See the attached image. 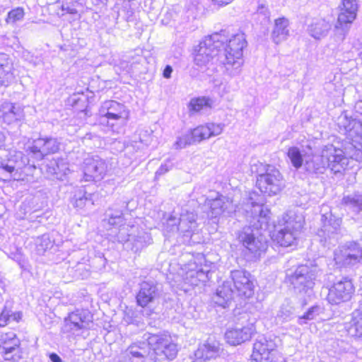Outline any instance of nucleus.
Returning <instances> with one entry per match:
<instances>
[{"label":"nucleus","instance_id":"obj_23","mask_svg":"<svg viewBox=\"0 0 362 362\" xmlns=\"http://www.w3.org/2000/svg\"><path fill=\"white\" fill-rule=\"evenodd\" d=\"M83 180L86 182L98 181L103 178L107 171L105 161L99 156H88L83 161Z\"/></svg>","mask_w":362,"mask_h":362},{"label":"nucleus","instance_id":"obj_35","mask_svg":"<svg viewBox=\"0 0 362 362\" xmlns=\"http://www.w3.org/2000/svg\"><path fill=\"white\" fill-rule=\"evenodd\" d=\"M12 70V64L8 62L6 56L0 54V86H6L13 80L14 76Z\"/></svg>","mask_w":362,"mask_h":362},{"label":"nucleus","instance_id":"obj_32","mask_svg":"<svg viewBox=\"0 0 362 362\" xmlns=\"http://www.w3.org/2000/svg\"><path fill=\"white\" fill-rule=\"evenodd\" d=\"M131 230L132 231V236L130 237L132 240L128 241L127 244L131 245V250L134 252L140 251L151 243V238L148 233L139 230L134 225L131 227Z\"/></svg>","mask_w":362,"mask_h":362},{"label":"nucleus","instance_id":"obj_20","mask_svg":"<svg viewBox=\"0 0 362 362\" xmlns=\"http://www.w3.org/2000/svg\"><path fill=\"white\" fill-rule=\"evenodd\" d=\"M21 152H15L13 155L10 153V156L7 160L1 159L0 160V178L2 180H8L13 178L18 180L23 179L18 171L28 163L27 158H23Z\"/></svg>","mask_w":362,"mask_h":362},{"label":"nucleus","instance_id":"obj_40","mask_svg":"<svg viewBox=\"0 0 362 362\" xmlns=\"http://www.w3.org/2000/svg\"><path fill=\"white\" fill-rule=\"evenodd\" d=\"M22 317L21 312L13 313L6 307L2 310L0 313V327H5L11 322H18Z\"/></svg>","mask_w":362,"mask_h":362},{"label":"nucleus","instance_id":"obj_39","mask_svg":"<svg viewBox=\"0 0 362 362\" xmlns=\"http://www.w3.org/2000/svg\"><path fill=\"white\" fill-rule=\"evenodd\" d=\"M90 194H87L82 188L78 189L72 198L71 202L75 208L83 209L87 204H93L91 199Z\"/></svg>","mask_w":362,"mask_h":362},{"label":"nucleus","instance_id":"obj_38","mask_svg":"<svg viewBox=\"0 0 362 362\" xmlns=\"http://www.w3.org/2000/svg\"><path fill=\"white\" fill-rule=\"evenodd\" d=\"M309 152L306 151L305 148H299L297 146H291L288 148L287 151V156L290 159L292 165L296 169H299L301 167L303 168L305 163V155H308Z\"/></svg>","mask_w":362,"mask_h":362},{"label":"nucleus","instance_id":"obj_47","mask_svg":"<svg viewBox=\"0 0 362 362\" xmlns=\"http://www.w3.org/2000/svg\"><path fill=\"white\" fill-rule=\"evenodd\" d=\"M61 4L62 10L69 13H76V4H78L76 0H59Z\"/></svg>","mask_w":362,"mask_h":362},{"label":"nucleus","instance_id":"obj_27","mask_svg":"<svg viewBox=\"0 0 362 362\" xmlns=\"http://www.w3.org/2000/svg\"><path fill=\"white\" fill-rule=\"evenodd\" d=\"M206 204L210 208L209 216L216 218L223 214H230L235 211L232 202L224 196L220 195L212 199H207Z\"/></svg>","mask_w":362,"mask_h":362},{"label":"nucleus","instance_id":"obj_5","mask_svg":"<svg viewBox=\"0 0 362 362\" xmlns=\"http://www.w3.org/2000/svg\"><path fill=\"white\" fill-rule=\"evenodd\" d=\"M227 41L224 32L214 33L205 37L195 49L194 61L200 69H204L214 64L220 65L217 61L220 54V47Z\"/></svg>","mask_w":362,"mask_h":362},{"label":"nucleus","instance_id":"obj_16","mask_svg":"<svg viewBox=\"0 0 362 362\" xmlns=\"http://www.w3.org/2000/svg\"><path fill=\"white\" fill-rule=\"evenodd\" d=\"M279 339L274 336L260 335L257 337L253 344L251 359L252 362H269L273 351L277 347Z\"/></svg>","mask_w":362,"mask_h":362},{"label":"nucleus","instance_id":"obj_42","mask_svg":"<svg viewBox=\"0 0 362 362\" xmlns=\"http://www.w3.org/2000/svg\"><path fill=\"white\" fill-rule=\"evenodd\" d=\"M35 246L37 252L39 255L44 254L48 249L52 248L53 242L51 240L48 234H44L37 237L35 240Z\"/></svg>","mask_w":362,"mask_h":362},{"label":"nucleus","instance_id":"obj_46","mask_svg":"<svg viewBox=\"0 0 362 362\" xmlns=\"http://www.w3.org/2000/svg\"><path fill=\"white\" fill-rule=\"evenodd\" d=\"M24 15V9L21 7H17L8 12L6 21L7 23L14 24L16 22L22 21Z\"/></svg>","mask_w":362,"mask_h":362},{"label":"nucleus","instance_id":"obj_2","mask_svg":"<svg viewBox=\"0 0 362 362\" xmlns=\"http://www.w3.org/2000/svg\"><path fill=\"white\" fill-rule=\"evenodd\" d=\"M177 345L168 332L146 333L142 340L132 342L119 356V362H162L173 360Z\"/></svg>","mask_w":362,"mask_h":362},{"label":"nucleus","instance_id":"obj_24","mask_svg":"<svg viewBox=\"0 0 362 362\" xmlns=\"http://www.w3.org/2000/svg\"><path fill=\"white\" fill-rule=\"evenodd\" d=\"M250 228H245L239 234L238 239L242 243L245 250L250 252L252 257H257L262 252L266 251L267 248V242L263 240L262 237L255 236V234L250 231Z\"/></svg>","mask_w":362,"mask_h":362},{"label":"nucleus","instance_id":"obj_10","mask_svg":"<svg viewBox=\"0 0 362 362\" xmlns=\"http://www.w3.org/2000/svg\"><path fill=\"white\" fill-rule=\"evenodd\" d=\"M260 166L262 170H255L254 167L252 168V171L257 174V187L262 193L269 196L277 194L284 187L281 174L273 166H264L262 163Z\"/></svg>","mask_w":362,"mask_h":362},{"label":"nucleus","instance_id":"obj_11","mask_svg":"<svg viewBox=\"0 0 362 362\" xmlns=\"http://www.w3.org/2000/svg\"><path fill=\"white\" fill-rule=\"evenodd\" d=\"M99 115L100 123H106L112 131L118 132L115 126L123 125L129 117V112L124 105L115 100H106L99 109Z\"/></svg>","mask_w":362,"mask_h":362},{"label":"nucleus","instance_id":"obj_51","mask_svg":"<svg viewBox=\"0 0 362 362\" xmlns=\"http://www.w3.org/2000/svg\"><path fill=\"white\" fill-rule=\"evenodd\" d=\"M172 72H173L172 66L170 65H167L163 70V76L165 78H169L171 76Z\"/></svg>","mask_w":362,"mask_h":362},{"label":"nucleus","instance_id":"obj_6","mask_svg":"<svg viewBox=\"0 0 362 362\" xmlns=\"http://www.w3.org/2000/svg\"><path fill=\"white\" fill-rule=\"evenodd\" d=\"M304 223L303 217L293 211L284 214L279 220L280 228L273 235L274 240L282 247H288L296 241Z\"/></svg>","mask_w":362,"mask_h":362},{"label":"nucleus","instance_id":"obj_9","mask_svg":"<svg viewBox=\"0 0 362 362\" xmlns=\"http://www.w3.org/2000/svg\"><path fill=\"white\" fill-rule=\"evenodd\" d=\"M224 127L225 125L221 123H207L200 125L190 132L177 136L173 148L180 150L194 142H200L212 136H216L222 133Z\"/></svg>","mask_w":362,"mask_h":362},{"label":"nucleus","instance_id":"obj_54","mask_svg":"<svg viewBox=\"0 0 362 362\" xmlns=\"http://www.w3.org/2000/svg\"><path fill=\"white\" fill-rule=\"evenodd\" d=\"M5 136L3 133L0 132V149L4 146Z\"/></svg>","mask_w":362,"mask_h":362},{"label":"nucleus","instance_id":"obj_30","mask_svg":"<svg viewBox=\"0 0 362 362\" xmlns=\"http://www.w3.org/2000/svg\"><path fill=\"white\" fill-rule=\"evenodd\" d=\"M23 117V110L15 104L4 102L0 107V119L8 124L21 120Z\"/></svg>","mask_w":362,"mask_h":362},{"label":"nucleus","instance_id":"obj_22","mask_svg":"<svg viewBox=\"0 0 362 362\" xmlns=\"http://www.w3.org/2000/svg\"><path fill=\"white\" fill-rule=\"evenodd\" d=\"M354 292L352 281L347 278H342L329 288L327 299L330 304L338 305L349 300Z\"/></svg>","mask_w":362,"mask_h":362},{"label":"nucleus","instance_id":"obj_3","mask_svg":"<svg viewBox=\"0 0 362 362\" xmlns=\"http://www.w3.org/2000/svg\"><path fill=\"white\" fill-rule=\"evenodd\" d=\"M251 275L245 270H233L230 272L231 281H225L219 286L213 296V301L218 306L226 308L233 298L235 293L245 298L253 294L254 285Z\"/></svg>","mask_w":362,"mask_h":362},{"label":"nucleus","instance_id":"obj_25","mask_svg":"<svg viewBox=\"0 0 362 362\" xmlns=\"http://www.w3.org/2000/svg\"><path fill=\"white\" fill-rule=\"evenodd\" d=\"M223 351L222 345L216 340L209 339L200 344L194 352V362H206L219 356Z\"/></svg>","mask_w":362,"mask_h":362},{"label":"nucleus","instance_id":"obj_15","mask_svg":"<svg viewBox=\"0 0 362 362\" xmlns=\"http://www.w3.org/2000/svg\"><path fill=\"white\" fill-rule=\"evenodd\" d=\"M61 146L59 139L52 136L40 137L33 140L26 152L37 160H42L47 155L57 153Z\"/></svg>","mask_w":362,"mask_h":362},{"label":"nucleus","instance_id":"obj_19","mask_svg":"<svg viewBox=\"0 0 362 362\" xmlns=\"http://www.w3.org/2000/svg\"><path fill=\"white\" fill-rule=\"evenodd\" d=\"M358 0H341L340 12L335 25L337 31H341L344 37L349 25L354 22L358 11Z\"/></svg>","mask_w":362,"mask_h":362},{"label":"nucleus","instance_id":"obj_45","mask_svg":"<svg viewBox=\"0 0 362 362\" xmlns=\"http://www.w3.org/2000/svg\"><path fill=\"white\" fill-rule=\"evenodd\" d=\"M322 312V309L320 306L315 305L313 306L309 310L304 313L301 317L298 319V323L300 325L305 324L308 320H314L317 316H318Z\"/></svg>","mask_w":362,"mask_h":362},{"label":"nucleus","instance_id":"obj_56","mask_svg":"<svg viewBox=\"0 0 362 362\" xmlns=\"http://www.w3.org/2000/svg\"><path fill=\"white\" fill-rule=\"evenodd\" d=\"M361 105H362V102H359V103H358L356 104V107L360 106Z\"/></svg>","mask_w":362,"mask_h":362},{"label":"nucleus","instance_id":"obj_33","mask_svg":"<svg viewBox=\"0 0 362 362\" xmlns=\"http://www.w3.org/2000/svg\"><path fill=\"white\" fill-rule=\"evenodd\" d=\"M288 25L289 21L284 17L275 20L272 37L276 44H279L287 39L289 35Z\"/></svg>","mask_w":362,"mask_h":362},{"label":"nucleus","instance_id":"obj_52","mask_svg":"<svg viewBox=\"0 0 362 362\" xmlns=\"http://www.w3.org/2000/svg\"><path fill=\"white\" fill-rule=\"evenodd\" d=\"M212 1L215 4L219 6H223L228 5L233 1V0H212Z\"/></svg>","mask_w":362,"mask_h":362},{"label":"nucleus","instance_id":"obj_48","mask_svg":"<svg viewBox=\"0 0 362 362\" xmlns=\"http://www.w3.org/2000/svg\"><path fill=\"white\" fill-rule=\"evenodd\" d=\"M173 167L172 158L166 159L156 172V177L163 175L170 171Z\"/></svg>","mask_w":362,"mask_h":362},{"label":"nucleus","instance_id":"obj_41","mask_svg":"<svg viewBox=\"0 0 362 362\" xmlns=\"http://www.w3.org/2000/svg\"><path fill=\"white\" fill-rule=\"evenodd\" d=\"M211 100L206 97L192 98L189 105V110L198 112L211 108Z\"/></svg>","mask_w":362,"mask_h":362},{"label":"nucleus","instance_id":"obj_4","mask_svg":"<svg viewBox=\"0 0 362 362\" xmlns=\"http://www.w3.org/2000/svg\"><path fill=\"white\" fill-rule=\"evenodd\" d=\"M224 32L227 41L220 47V54L217 61L220 66L224 69L230 76H236L240 73L241 66L243 64V49L247 46V41L243 33H238L228 39V33Z\"/></svg>","mask_w":362,"mask_h":362},{"label":"nucleus","instance_id":"obj_13","mask_svg":"<svg viewBox=\"0 0 362 362\" xmlns=\"http://www.w3.org/2000/svg\"><path fill=\"white\" fill-rule=\"evenodd\" d=\"M93 325V315L88 310H76L64 319V331L79 336L87 332Z\"/></svg>","mask_w":362,"mask_h":362},{"label":"nucleus","instance_id":"obj_8","mask_svg":"<svg viewBox=\"0 0 362 362\" xmlns=\"http://www.w3.org/2000/svg\"><path fill=\"white\" fill-rule=\"evenodd\" d=\"M235 315L237 316V324L240 326L230 328L225 333L226 342L232 346L249 341L256 332L255 317L252 318L247 312L240 313L237 310L235 311Z\"/></svg>","mask_w":362,"mask_h":362},{"label":"nucleus","instance_id":"obj_43","mask_svg":"<svg viewBox=\"0 0 362 362\" xmlns=\"http://www.w3.org/2000/svg\"><path fill=\"white\" fill-rule=\"evenodd\" d=\"M351 325L355 330L356 337L362 339V310L353 313Z\"/></svg>","mask_w":362,"mask_h":362},{"label":"nucleus","instance_id":"obj_55","mask_svg":"<svg viewBox=\"0 0 362 362\" xmlns=\"http://www.w3.org/2000/svg\"><path fill=\"white\" fill-rule=\"evenodd\" d=\"M269 362H287L284 358L283 357H279L274 361H271V359L269 361Z\"/></svg>","mask_w":362,"mask_h":362},{"label":"nucleus","instance_id":"obj_36","mask_svg":"<svg viewBox=\"0 0 362 362\" xmlns=\"http://www.w3.org/2000/svg\"><path fill=\"white\" fill-rule=\"evenodd\" d=\"M127 204L122 202L121 205L115 204L106 211V218L109 225L116 226L124 223L123 209L127 208Z\"/></svg>","mask_w":362,"mask_h":362},{"label":"nucleus","instance_id":"obj_26","mask_svg":"<svg viewBox=\"0 0 362 362\" xmlns=\"http://www.w3.org/2000/svg\"><path fill=\"white\" fill-rule=\"evenodd\" d=\"M251 226L256 230H266L269 220L270 210L262 204L251 202Z\"/></svg>","mask_w":362,"mask_h":362},{"label":"nucleus","instance_id":"obj_37","mask_svg":"<svg viewBox=\"0 0 362 362\" xmlns=\"http://www.w3.org/2000/svg\"><path fill=\"white\" fill-rule=\"evenodd\" d=\"M341 204L347 210L355 214L362 211V192H355L352 194L344 196Z\"/></svg>","mask_w":362,"mask_h":362},{"label":"nucleus","instance_id":"obj_49","mask_svg":"<svg viewBox=\"0 0 362 362\" xmlns=\"http://www.w3.org/2000/svg\"><path fill=\"white\" fill-rule=\"evenodd\" d=\"M290 315H291L290 311H288V310L284 311L281 310L278 313L276 320L277 322H283L284 321H286L288 319V317H290Z\"/></svg>","mask_w":362,"mask_h":362},{"label":"nucleus","instance_id":"obj_12","mask_svg":"<svg viewBox=\"0 0 362 362\" xmlns=\"http://www.w3.org/2000/svg\"><path fill=\"white\" fill-rule=\"evenodd\" d=\"M321 221L322 226L317 233L320 243L328 247L335 245L343 236L341 218L329 212L322 214Z\"/></svg>","mask_w":362,"mask_h":362},{"label":"nucleus","instance_id":"obj_1","mask_svg":"<svg viewBox=\"0 0 362 362\" xmlns=\"http://www.w3.org/2000/svg\"><path fill=\"white\" fill-rule=\"evenodd\" d=\"M339 131L346 135L344 149L332 144L322 149L327 168L334 173H341L349 164V159L362 161V119H353L347 112H343L337 119Z\"/></svg>","mask_w":362,"mask_h":362},{"label":"nucleus","instance_id":"obj_17","mask_svg":"<svg viewBox=\"0 0 362 362\" xmlns=\"http://www.w3.org/2000/svg\"><path fill=\"white\" fill-rule=\"evenodd\" d=\"M182 269V274L183 284L180 285V289L185 292L188 291V286H197L204 284L209 279V269H204L201 265L195 262H189Z\"/></svg>","mask_w":362,"mask_h":362},{"label":"nucleus","instance_id":"obj_53","mask_svg":"<svg viewBox=\"0 0 362 362\" xmlns=\"http://www.w3.org/2000/svg\"><path fill=\"white\" fill-rule=\"evenodd\" d=\"M49 359L52 362H62L61 358L54 353H52L49 355Z\"/></svg>","mask_w":362,"mask_h":362},{"label":"nucleus","instance_id":"obj_28","mask_svg":"<svg viewBox=\"0 0 362 362\" xmlns=\"http://www.w3.org/2000/svg\"><path fill=\"white\" fill-rule=\"evenodd\" d=\"M303 169L310 175H318L325 173L327 167L322 157V153L321 152L320 155H313L311 153L305 155Z\"/></svg>","mask_w":362,"mask_h":362},{"label":"nucleus","instance_id":"obj_34","mask_svg":"<svg viewBox=\"0 0 362 362\" xmlns=\"http://www.w3.org/2000/svg\"><path fill=\"white\" fill-rule=\"evenodd\" d=\"M47 172L58 180H63L70 173L69 164L64 158L54 159L47 165Z\"/></svg>","mask_w":362,"mask_h":362},{"label":"nucleus","instance_id":"obj_7","mask_svg":"<svg viewBox=\"0 0 362 362\" xmlns=\"http://www.w3.org/2000/svg\"><path fill=\"white\" fill-rule=\"evenodd\" d=\"M321 273L317 266L310 267L303 264L298 266L294 272L288 271L286 276L296 293L310 296L313 293L315 281Z\"/></svg>","mask_w":362,"mask_h":362},{"label":"nucleus","instance_id":"obj_21","mask_svg":"<svg viewBox=\"0 0 362 362\" xmlns=\"http://www.w3.org/2000/svg\"><path fill=\"white\" fill-rule=\"evenodd\" d=\"M0 354L4 360L12 362H18L21 358L20 340L14 332L0 335Z\"/></svg>","mask_w":362,"mask_h":362},{"label":"nucleus","instance_id":"obj_14","mask_svg":"<svg viewBox=\"0 0 362 362\" xmlns=\"http://www.w3.org/2000/svg\"><path fill=\"white\" fill-rule=\"evenodd\" d=\"M197 218L193 212L182 210L177 218L174 215L167 219L166 227L169 231H179L185 238L184 241H189L194 230L197 228Z\"/></svg>","mask_w":362,"mask_h":362},{"label":"nucleus","instance_id":"obj_50","mask_svg":"<svg viewBox=\"0 0 362 362\" xmlns=\"http://www.w3.org/2000/svg\"><path fill=\"white\" fill-rule=\"evenodd\" d=\"M257 13L258 14H262L264 16V18L265 19H269V10L267 7H265L263 5H261V6H259L258 8H257Z\"/></svg>","mask_w":362,"mask_h":362},{"label":"nucleus","instance_id":"obj_44","mask_svg":"<svg viewBox=\"0 0 362 362\" xmlns=\"http://www.w3.org/2000/svg\"><path fill=\"white\" fill-rule=\"evenodd\" d=\"M118 226L119 228L117 234V240L119 243L127 244L128 241L132 240L130 237L131 235L132 236V231L131 230V227L132 226L125 225L124 223L119 224Z\"/></svg>","mask_w":362,"mask_h":362},{"label":"nucleus","instance_id":"obj_18","mask_svg":"<svg viewBox=\"0 0 362 362\" xmlns=\"http://www.w3.org/2000/svg\"><path fill=\"white\" fill-rule=\"evenodd\" d=\"M334 260L340 267L360 263L362 260V247L356 242L346 243L334 252Z\"/></svg>","mask_w":362,"mask_h":362},{"label":"nucleus","instance_id":"obj_29","mask_svg":"<svg viewBox=\"0 0 362 362\" xmlns=\"http://www.w3.org/2000/svg\"><path fill=\"white\" fill-rule=\"evenodd\" d=\"M158 296V288L153 281H144L136 295V302L141 307H146Z\"/></svg>","mask_w":362,"mask_h":362},{"label":"nucleus","instance_id":"obj_31","mask_svg":"<svg viewBox=\"0 0 362 362\" xmlns=\"http://www.w3.org/2000/svg\"><path fill=\"white\" fill-rule=\"evenodd\" d=\"M332 25L324 18H315L308 25V34L315 40L325 37L331 30Z\"/></svg>","mask_w":362,"mask_h":362}]
</instances>
